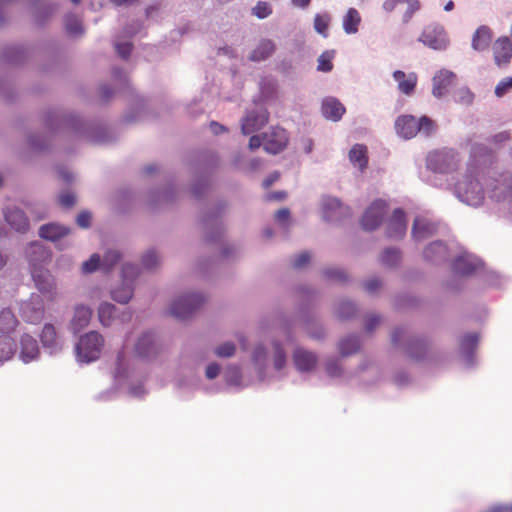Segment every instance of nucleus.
<instances>
[{
  "label": "nucleus",
  "instance_id": "864d4df0",
  "mask_svg": "<svg viewBox=\"0 0 512 512\" xmlns=\"http://www.w3.org/2000/svg\"><path fill=\"white\" fill-rule=\"evenodd\" d=\"M121 259V253L116 249H108L101 258L103 272H109Z\"/></svg>",
  "mask_w": 512,
  "mask_h": 512
},
{
  "label": "nucleus",
  "instance_id": "bf43d9fd",
  "mask_svg": "<svg viewBox=\"0 0 512 512\" xmlns=\"http://www.w3.org/2000/svg\"><path fill=\"white\" fill-rule=\"evenodd\" d=\"M252 14L258 19H265L272 14V7L268 2L258 1L252 8Z\"/></svg>",
  "mask_w": 512,
  "mask_h": 512
},
{
  "label": "nucleus",
  "instance_id": "9b49d317",
  "mask_svg": "<svg viewBox=\"0 0 512 512\" xmlns=\"http://www.w3.org/2000/svg\"><path fill=\"white\" fill-rule=\"evenodd\" d=\"M418 41L424 46L435 51H445L450 46L449 35L444 26L439 23H430L426 25L423 28Z\"/></svg>",
  "mask_w": 512,
  "mask_h": 512
},
{
  "label": "nucleus",
  "instance_id": "9d476101",
  "mask_svg": "<svg viewBox=\"0 0 512 512\" xmlns=\"http://www.w3.org/2000/svg\"><path fill=\"white\" fill-rule=\"evenodd\" d=\"M509 172L484 178L485 193L495 202L512 205V182Z\"/></svg>",
  "mask_w": 512,
  "mask_h": 512
},
{
  "label": "nucleus",
  "instance_id": "20e7f679",
  "mask_svg": "<svg viewBox=\"0 0 512 512\" xmlns=\"http://www.w3.org/2000/svg\"><path fill=\"white\" fill-rule=\"evenodd\" d=\"M395 130L398 136L409 140L418 133L429 137L437 130V124L428 116L416 118L413 115H401L395 121Z\"/></svg>",
  "mask_w": 512,
  "mask_h": 512
},
{
  "label": "nucleus",
  "instance_id": "a19ab883",
  "mask_svg": "<svg viewBox=\"0 0 512 512\" xmlns=\"http://www.w3.org/2000/svg\"><path fill=\"white\" fill-rule=\"evenodd\" d=\"M351 164L360 171H364L368 164L367 148L364 145L356 144L349 151Z\"/></svg>",
  "mask_w": 512,
  "mask_h": 512
},
{
  "label": "nucleus",
  "instance_id": "09e8293b",
  "mask_svg": "<svg viewBox=\"0 0 512 512\" xmlns=\"http://www.w3.org/2000/svg\"><path fill=\"white\" fill-rule=\"evenodd\" d=\"M331 22V16L327 12L317 13L314 16V30L324 38L328 37V28Z\"/></svg>",
  "mask_w": 512,
  "mask_h": 512
},
{
  "label": "nucleus",
  "instance_id": "c756f323",
  "mask_svg": "<svg viewBox=\"0 0 512 512\" xmlns=\"http://www.w3.org/2000/svg\"><path fill=\"white\" fill-rule=\"evenodd\" d=\"M393 79L397 82V88L400 93L411 96L416 88L418 76L415 72L405 73L402 70L393 72Z\"/></svg>",
  "mask_w": 512,
  "mask_h": 512
},
{
  "label": "nucleus",
  "instance_id": "69168bd1",
  "mask_svg": "<svg viewBox=\"0 0 512 512\" xmlns=\"http://www.w3.org/2000/svg\"><path fill=\"white\" fill-rule=\"evenodd\" d=\"M115 49L120 57L123 59L128 58L132 51V44L130 42H115Z\"/></svg>",
  "mask_w": 512,
  "mask_h": 512
},
{
  "label": "nucleus",
  "instance_id": "1a4fd4ad",
  "mask_svg": "<svg viewBox=\"0 0 512 512\" xmlns=\"http://www.w3.org/2000/svg\"><path fill=\"white\" fill-rule=\"evenodd\" d=\"M459 156L452 149L430 152L426 157V168L434 174L447 175L457 170Z\"/></svg>",
  "mask_w": 512,
  "mask_h": 512
},
{
  "label": "nucleus",
  "instance_id": "5fc2aeb1",
  "mask_svg": "<svg viewBox=\"0 0 512 512\" xmlns=\"http://www.w3.org/2000/svg\"><path fill=\"white\" fill-rule=\"evenodd\" d=\"M65 27H66L67 33L74 37L80 36L84 32L81 21L74 14H68L66 16Z\"/></svg>",
  "mask_w": 512,
  "mask_h": 512
},
{
  "label": "nucleus",
  "instance_id": "4468645a",
  "mask_svg": "<svg viewBox=\"0 0 512 512\" xmlns=\"http://www.w3.org/2000/svg\"><path fill=\"white\" fill-rule=\"evenodd\" d=\"M98 320L104 327L112 326L116 321L121 323L129 322L132 319V312L127 309L119 312L118 308L107 301H103L97 308Z\"/></svg>",
  "mask_w": 512,
  "mask_h": 512
},
{
  "label": "nucleus",
  "instance_id": "f257e3e1",
  "mask_svg": "<svg viewBox=\"0 0 512 512\" xmlns=\"http://www.w3.org/2000/svg\"><path fill=\"white\" fill-rule=\"evenodd\" d=\"M251 362L261 382L273 378L270 369L281 373L287 365V354L283 344L278 340L257 343L251 352Z\"/></svg>",
  "mask_w": 512,
  "mask_h": 512
},
{
  "label": "nucleus",
  "instance_id": "4be33fe9",
  "mask_svg": "<svg viewBox=\"0 0 512 512\" xmlns=\"http://www.w3.org/2000/svg\"><path fill=\"white\" fill-rule=\"evenodd\" d=\"M40 354V347L37 340L30 334L23 333L19 339V360L24 364H29L38 361Z\"/></svg>",
  "mask_w": 512,
  "mask_h": 512
},
{
  "label": "nucleus",
  "instance_id": "f8f14e48",
  "mask_svg": "<svg viewBox=\"0 0 512 512\" xmlns=\"http://www.w3.org/2000/svg\"><path fill=\"white\" fill-rule=\"evenodd\" d=\"M37 290L46 297L48 301L57 300L59 293L55 277L44 268H37L31 272Z\"/></svg>",
  "mask_w": 512,
  "mask_h": 512
},
{
  "label": "nucleus",
  "instance_id": "f704fd0d",
  "mask_svg": "<svg viewBox=\"0 0 512 512\" xmlns=\"http://www.w3.org/2000/svg\"><path fill=\"white\" fill-rule=\"evenodd\" d=\"M400 3H406L407 8L403 14L402 21L408 23L413 17L414 13L420 9L419 0H385L382 4V9L391 13Z\"/></svg>",
  "mask_w": 512,
  "mask_h": 512
},
{
  "label": "nucleus",
  "instance_id": "37998d69",
  "mask_svg": "<svg viewBox=\"0 0 512 512\" xmlns=\"http://www.w3.org/2000/svg\"><path fill=\"white\" fill-rule=\"evenodd\" d=\"M338 346L342 356H349L360 349L361 341L357 335H348L340 340Z\"/></svg>",
  "mask_w": 512,
  "mask_h": 512
},
{
  "label": "nucleus",
  "instance_id": "ea45409f",
  "mask_svg": "<svg viewBox=\"0 0 512 512\" xmlns=\"http://www.w3.org/2000/svg\"><path fill=\"white\" fill-rule=\"evenodd\" d=\"M276 45L270 39H262L257 47L251 52L250 60L260 62L269 58L275 51Z\"/></svg>",
  "mask_w": 512,
  "mask_h": 512
},
{
  "label": "nucleus",
  "instance_id": "b1692460",
  "mask_svg": "<svg viewBox=\"0 0 512 512\" xmlns=\"http://www.w3.org/2000/svg\"><path fill=\"white\" fill-rule=\"evenodd\" d=\"M439 225L431 218L417 216L412 225V237L416 242L423 241L437 233Z\"/></svg>",
  "mask_w": 512,
  "mask_h": 512
},
{
  "label": "nucleus",
  "instance_id": "e433bc0d",
  "mask_svg": "<svg viewBox=\"0 0 512 512\" xmlns=\"http://www.w3.org/2000/svg\"><path fill=\"white\" fill-rule=\"evenodd\" d=\"M224 378L227 385L237 388H244L252 384V380L243 378L241 368L238 365H228L224 371Z\"/></svg>",
  "mask_w": 512,
  "mask_h": 512
},
{
  "label": "nucleus",
  "instance_id": "603ef678",
  "mask_svg": "<svg viewBox=\"0 0 512 512\" xmlns=\"http://www.w3.org/2000/svg\"><path fill=\"white\" fill-rule=\"evenodd\" d=\"M160 261V255L154 248L145 251L141 257V265L146 270L155 269L160 264Z\"/></svg>",
  "mask_w": 512,
  "mask_h": 512
},
{
  "label": "nucleus",
  "instance_id": "a18cd8bd",
  "mask_svg": "<svg viewBox=\"0 0 512 512\" xmlns=\"http://www.w3.org/2000/svg\"><path fill=\"white\" fill-rule=\"evenodd\" d=\"M202 224H203L205 230H207V232L209 230H215L216 235L218 237H220V235L222 234L223 225H222V221H221L220 217L218 216V214L204 216L202 219ZM207 239L209 241H213L216 239V237H213V236H210L207 234Z\"/></svg>",
  "mask_w": 512,
  "mask_h": 512
},
{
  "label": "nucleus",
  "instance_id": "49530a36",
  "mask_svg": "<svg viewBox=\"0 0 512 512\" xmlns=\"http://www.w3.org/2000/svg\"><path fill=\"white\" fill-rule=\"evenodd\" d=\"M356 312V305L348 299L340 300L335 306V314L338 318L343 320L350 319L356 314Z\"/></svg>",
  "mask_w": 512,
  "mask_h": 512
},
{
  "label": "nucleus",
  "instance_id": "72a5a7b5",
  "mask_svg": "<svg viewBox=\"0 0 512 512\" xmlns=\"http://www.w3.org/2000/svg\"><path fill=\"white\" fill-rule=\"evenodd\" d=\"M39 236L51 242H57L70 233V228L58 223L44 224L39 228Z\"/></svg>",
  "mask_w": 512,
  "mask_h": 512
},
{
  "label": "nucleus",
  "instance_id": "de8ad7c7",
  "mask_svg": "<svg viewBox=\"0 0 512 512\" xmlns=\"http://www.w3.org/2000/svg\"><path fill=\"white\" fill-rule=\"evenodd\" d=\"M335 56L336 51L333 49L322 52L317 58V71L323 73L331 72L334 67L333 60Z\"/></svg>",
  "mask_w": 512,
  "mask_h": 512
},
{
  "label": "nucleus",
  "instance_id": "4d7b16f0",
  "mask_svg": "<svg viewBox=\"0 0 512 512\" xmlns=\"http://www.w3.org/2000/svg\"><path fill=\"white\" fill-rule=\"evenodd\" d=\"M101 266V256L97 253H94L88 260L82 263L81 272L83 274H91L97 270H101Z\"/></svg>",
  "mask_w": 512,
  "mask_h": 512
},
{
  "label": "nucleus",
  "instance_id": "13d9d810",
  "mask_svg": "<svg viewBox=\"0 0 512 512\" xmlns=\"http://www.w3.org/2000/svg\"><path fill=\"white\" fill-rule=\"evenodd\" d=\"M236 352V345L231 341L223 342L214 348V354L220 358H230Z\"/></svg>",
  "mask_w": 512,
  "mask_h": 512
},
{
  "label": "nucleus",
  "instance_id": "8fccbe9b",
  "mask_svg": "<svg viewBox=\"0 0 512 512\" xmlns=\"http://www.w3.org/2000/svg\"><path fill=\"white\" fill-rule=\"evenodd\" d=\"M326 372L329 376L334 378H341L343 380H349L352 378V374L345 372L337 359H329L326 362Z\"/></svg>",
  "mask_w": 512,
  "mask_h": 512
},
{
  "label": "nucleus",
  "instance_id": "0eeeda50",
  "mask_svg": "<svg viewBox=\"0 0 512 512\" xmlns=\"http://www.w3.org/2000/svg\"><path fill=\"white\" fill-rule=\"evenodd\" d=\"M205 301L206 296L202 292H184L171 302L169 311L178 319H187L200 309Z\"/></svg>",
  "mask_w": 512,
  "mask_h": 512
},
{
  "label": "nucleus",
  "instance_id": "3c124183",
  "mask_svg": "<svg viewBox=\"0 0 512 512\" xmlns=\"http://www.w3.org/2000/svg\"><path fill=\"white\" fill-rule=\"evenodd\" d=\"M400 260L401 253L396 248H386L380 256L381 264L386 267H395L400 263Z\"/></svg>",
  "mask_w": 512,
  "mask_h": 512
},
{
  "label": "nucleus",
  "instance_id": "412c9836",
  "mask_svg": "<svg viewBox=\"0 0 512 512\" xmlns=\"http://www.w3.org/2000/svg\"><path fill=\"white\" fill-rule=\"evenodd\" d=\"M457 76L448 69H440L432 78V95L441 99L449 93V90L456 83Z\"/></svg>",
  "mask_w": 512,
  "mask_h": 512
},
{
  "label": "nucleus",
  "instance_id": "6e6d98bb",
  "mask_svg": "<svg viewBox=\"0 0 512 512\" xmlns=\"http://www.w3.org/2000/svg\"><path fill=\"white\" fill-rule=\"evenodd\" d=\"M512 140V134L508 130L491 135L487 142L494 148H501Z\"/></svg>",
  "mask_w": 512,
  "mask_h": 512
},
{
  "label": "nucleus",
  "instance_id": "a211bd4d",
  "mask_svg": "<svg viewBox=\"0 0 512 512\" xmlns=\"http://www.w3.org/2000/svg\"><path fill=\"white\" fill-rule=\"evenodd\" d=\"M387 207L388 204L385 200L377 199L373 201L362 216L363 229L373 231L378 228L387 213Z\"/></svg>",
  "mask_w": 512,
  "mask_h": 512
},
{
  "label": "nucleus",
  "instance_id": "2eb2a0df",
  "mask_svg": "<svg viewBox=\"0 0 512 512\" xmlns=\"http://www.w3.org/2000/svg\"><path fill=\"white\" fill-rule=\"evenodd\" d=\"M456 248L457 244L455 242L446 244L440 240L433 241L425 247L423 257L426 261L438 264L452 257Z\"/></svg>",
  "mask_w": 512,
  "mask_h": 512
},
{
  "label": "nucleus",
  "instance_id": "2f4dec72",
  "mask_svg": "<svg viewBox=\"0 0 512 512\" xmlns=\"http://www.w3.org/2000/svg\"><path fill=\"white\" fill-rule=\"evenodd\" d=\"M479 342L477 333H467L460 341V352L465 364L471 367L474 364L473 354Z\"/></svg>",
  "mask_w": 512,
  "mask_h": 512
},
{
  "label": "nucleus",
  "instance_id": "c03bdc74",
  "mask_svg": "<svg viewBox=\"0 0 512 512\" xmlns=\"http://www.w3.org/2000/svg\"><path fill=\"white\" fill-rule=\"evenodd\" d=\"M407 353L416 360L422 359L426 354V343L419 338L408 337Z\"/></svg>",
  "mask_w": 512,
  "mask_h": 512
},
{
  "label": "nucleus",
  "instance_id": "e2e57ef3",
  "mask_svg": "<svg viewBox=\"0 0 512 512\" xmlns=\"http://www.w3.org/2000/svg\"><path fill=\"white\" fill-rule=\"evenodd\" d=\"M275 220L283 229H288L291 224L290 211L287 208L279 209L275 214Z\"/></svg>",
  "mask_w": 512,
  "mask_h": 512
},
{
  "label": "nucleus",
  "instance_id": "6e6552de",
  "mask_svg": "<svg viewBox=\"0 0 512 512\" xmlns=\"http://www.w3.org/2000/svg\"><path fill=\"white\" fill-rule=\"evenodd\" d=\"M139 268L132 263H125L121 268V283L110 290L111 298L120 304H127L134 294V282L139 276Z\"/></svg>",
  "mask_w": 512,
  "mask_h": 512
},
{
  "label": "nucleus",
  "instance_id": "7ed1b4c3",
  "mask_svg": "<svg viewBox=\"0 0 512 512\" xmlns=\"http://www.w3.org/2000/svg\"><path fill=\"white\" fill-rule=\"evenodd\" d=\"M484 178H479L475 170H468L462 180L454 187L455 196L463 203L478 207L483 204L485 198Z\"/></svg>",
  "mask_w": 512,
  "mask_h": 512
},
{
  "label": "nucleus",
  "instance_id": "bb28decb",
  "mask_svg": "<svg viewBox=\"0 0 512 512\" xmlns=\"http://www.w3.org/2000/svg\"><path fill=\"white\" fill-rule=\"evenodd\" d=\"M494 62L500 67H507L512 59V42L509 37L498 38L492 47Z\"/></svg>",
  "mask_w": 512,
  "mask_h": 512
},
{
  "label": "nucleus",
  "instance_id": "473e14b6",
  "mask_svg": "<svg viewBox=\"0 0 512 512\" xmlns=\"http://www.w3.org/2000/svg\"><path fill=\"white\" fill-rule=\"evenodd\" d=\"M92 309L84 304H78L74 307V314L70 322L71 329L77 333L84 329L90 323Z\"/></svg>",
  "mask_w": 512,
  "mask_h": 512
},
{
  "label": "nucleus",
  "instance_id": "a878e982",
  "mask_svg": "<svg viewBox=\"0 0 512 512\" xmlns=\"http://www.w3.org/2000/svg\"><path fill=\"white\" fill-rule=\"evenodd\" d=\"M26 257L32 271L37 268H44V265L48 264L51 260V253L40 242H32L26 248Z\"/></svg>",
  "mask_w": 512,
  "mask_h": 512
},
{
  "label": "nucleus",
  "instance_id": "aec40b11",
  "mask_svg": "<svg viewBox=\"0 0 512 512\" xmlns=\"http://www.w3.org/2000/svg\"><path fill=\"white\" fill-rule=\"evenodd\" d=\"M3 216L7 225L15 232L24 234L29 230V219L21 208L8 205L3 209Z\"/></svg>",
  "mask_w": 512,
  "mask_h": 512
},
{
  "label": "nucleus",
  "instance_id": "cd10ccee",
  "mask_svg": "<svg viewBox=\"0 0 512 512\" xmlns=\"http://www.w3.org/2000/svg\"><path fill=\"white\" fill-rule=\"evenodd\" d=\"M40 339L45 351L49 355H57L63 348V340L57 334L52 324H45L40 335Z\"/></svg>",
  "mask_w": 512,
  "mask_h": 512
},
{
  "label": "nucleus",
  "instance_id": "393cba45",
  "mask_svg": "<svg viewBox=\"0 0 512 512\" xmlns=\"http://www.w3.org/2000/svg\"><path fill=\"white\" fill-rule=\"evenodd\" d=\"M292 360L297 371L311 372L318 363V356L313 351L297 346L292 353Z\"/></svg>",
  "mask_w": 512,
  "mask_h": 512
},
{
  "label": "nucleus",
  "instance_id": "58836bf2",
  "mask_svg": "<svg viewBox=\"0 0 512 512\" xmlns=\"http://www.w3.org/2000/svg\"><path fill=\"white\" fill-rule=\"evenodd\" d=\"M361 15L355 8H349L342 18V28L347 35L356 34L359 31Z\"/></svg>",
  "mask_w": 512,
  "mask_h": 512
},
{
  "label": "nucleus",
  "instance_id": "338daca9",
  "mask_svg": "<svg viewBox=\"0 0 512 512\" xmlns=\"http://www.w3.org/2000/svg\"><path fill=\"white\" fill-rule=\"evenodd\" d=\"M310 261V254L308 252H302L299 255L295 256L293 259L292 265L296 269H301L306 266Z\"/></svg>",
  "mask_w": 512,
  "mask_h": 512
},
{
  "label": "nucleus",
  "instance_id": "f3484780",
  "mask_svg": "<svg viewBox=\"0 0 512 512\" xmlns=\"http://www.w3.org/2000/svg\"><path fill=\"white\" fill-rule=\"evenodd\" d=\"M454 254H456V256L453 260L452 268L456 274L462 276L471 275L474 272H477L482 266L480 259L473 254L463 251L458 246Z\"/></svg>",
  "mask_w": 512,
  "mask_h": 512
},
{
  "label": "nucleus",
  "instance_id": "39448f33",
  "mask_svg": "<svg viewBox=\"0 0 512 512\" xmlns=\"http://www.w3.org/2000/svg\"><path fill=\"white\" fill-rule=\"evenodd\" d=\"M289 141L288 134L281 127H271L262 135H253L249 140V148L255 150L263 146L264 150L270 154H278L283 151Z\"/></svg>",
  "mask_w": 512,
  "mask_h": 512
},
{
  "label": "nucleus",
  "instance_id": "f03ea898",
  "mask_svg": "<svg viewBox=\"0 0 512 512\" xmlns=\"http://www.w3.org/2000/svg\"><path fill=\"white\" fill-rule=\"evenodd\" d=\"M113 377L117 386H127L130 396L140 398L145 395L146 390L142 383L134 385L133 381L137 379L138 374L131 357L123 351L117 355Z\"/></svg>",
  "mask_w": 512,
  "mask_h": 512
},
{
  "label": "nucleus",
  "instance_id": "79ce46f5",
  "mask_svg": "<svg viewBox=\"0 0 512 512\" xmlns=\"http://www.w3.org/2000/svg\"><path fill=\"white\" fill-rule=\"evenodd\" d=\"M18 324L16 316L10 309H3L0 312V335L9 336Z\"/></svg>",
  "mask_w": 512,
  "mask_h": 512
},
{
  "label": "nucleus",
  "instance_id": "680f3d73",
  "mask_svg": "<svg viewBox=\"0 0 512 512\" xmlns=\"http://www.w3.org/2000/svg\"><path fill=\"white\" fill-rule=\"evenodd\" d=\"M323 275L325 278L333 281L342 282L347 279L345 271L337 267H329L324 269Z\"/></svg>",
  "mask_w": 512,
  "mask_h": 512
},
{
  "label": "nucleus",
  "instance_id": "0e129e2a",
  "mask_svg": "<svg viewBox=\"0 0 512 512\" xmlns=\"http://www.w3.org/2000/svg\"><path fill=\"white\" fill-rule=\"evenodd\" d=\"M59 203L64 208H70L76 203V196L69 191L62 192L59 195Z\"/></svg>",
  "mask_w": 512,
  "mask_h": 512
},
{
  "label": "nucleus",
  "instance_id": "774afa93",
  "mask_svg": "<svg viewBox=\"0 0 512 512\" xmlns=\"http://www.w3.org/2000/svg\"><path fill=\"white\" fill-rule=\"evenodd\" d=\"M381 318L377 314H371L367 316L365 321V330L368 333L374 331V329L380 324Z\"/></svg>",
  "mask_w": 512,
  "mask_h": 512
},
{
  "label": "nucleus",
  "instance_id": "6ab92c4d",
  "mask_svg": "<svg viewBox=\"0 0 512 512\" xmlns=\"http://www.w3.org/2000/svg\"><path fill=\"white\" fill-rule=\"evenodd\" d=\"M323 218L328 222H336L349 214L347 206L340 199L324 196L320 202Z\"/></svg>",
  "mask_w": 512,
  "mask_h": 512
},
{
  "label": "nucleus",
  "instance_id": "ddd939ff",
  "mask_svg": "<svg viewBox=\"0 0 512 512\" xmlns=\"http://www.w3.org/2000/svg\"><path fill=\"white\" fill-rule=\"evenodd\" d=\"M45 314L44 301L41 295L32 293L30 297L21 302L20 315L24 321L31 324H38Z\"/></svg>",
  "mask_w": 512,
  "mask_h": 512
},
{
  "label": "nucleus",
  "instance_id": "c85d7f7f",
  "mask_svg": "<svg viewBox=\"0 0 512 512\" xmlns=\"http://www.w3.org/2000/svg\"><path fill=\"white\" fill-rule=\"evenodd\" d=\"M407 231V221L402 209L397 208L393 211L388 220L386 234L391 239H401Z\"/></svg>",
  "mask_w": 512,
  "mask_h": 512
},
{
  "label": "nucleus",
  "instance_id": "5701e85b",
  "mask_svg": "<svg viewBox=\"0 0 512 512\" xmlns=\"http://www.w3.org/2000/svg\"><path fill=\"white\" fill-rule=\"evenodd\" d=\"M159 346L152 332L142 333L134 346L135 355L141 359H150L157 355Z\"/></svg>",
  "mask_w": 512,
  "mask_h": 512
},
{
  "label": "nucleus",
  "instance_id": "c9c22d12",
  "mask_svg": "<svg viewBox=\"0 0 512 512\" xmlns=\"http://www.w3.org/2000/svg\"><path fill=\"white\" fill-rule=\"evenodd\" d=\"M492 36V30L488 26H479L472 36V49L478 52L485 51L491 44Z\"/></svg>",
  "mask_w": 512,
  "mask_h": 512
},
{
  "label": "nucleus",
  "instance_id": "7c9ffc66",
  "mask_svg": "<svg viewBox=\"0 0 512 512\" xmlns=\"http://www.w3.org/2000/svg\"><path fill=\"white\" fill-rule=\"evenodd\" d=\"M321 111L324 118L337 122L342 118L346 109L337 98L326 97L322 101Z\"/></svg>",
  "mask_w": 512,
  "mask_h": 512
},
{
  "label": "nucleus",
  "instance_id": "423d86ee",
  "mask_svg": "<svg viewBox=\"0 0 512 512\" xmlns=\"http://www.w3.org/2000/svg\"><path fill=\"white\" fill-rule=\"evenodd\" d=\"M104 346V338L97 331L82 335L75 345L76 359L79 363L89 364L98 360Z\"/></svg>",
  "mask_w": 512,
  "mask_h": 512
},
{
  "label": "nucleus",
  "instance_id": "052dcab7",
  "mask_svg": "<svg viewBox=\"0 0 512 512\" xmlns=\"http://www.w3.org/2000/svg\"><path fill=\"white\" fill-rule=\"evenodd\" d=\"M512 90V77H505L500 80L494 90L495 96L498 98L504 97Z\"/></svg>",
  "mask_w": 512,
  "mask_h": 512
},
{
  "label": "nucleus",
  "instance_id": "dca6fc26",
  "mask_svg": "<svg viewBox=\"0 0 512 512\" xmlns=\"http://www.w3.org/2000/svg\"><path fill=\"white\" fill-rule=\"evenodd\" d=\"M269 119L268 111L262 107L257 106L248 110L245 116L241 119V132L243 135H250L260 130Z\"/></svg>",
  "mask_w": 512,
  "mask_h": 512
},
{
  "label": "nucleus",
  "instance_id": "4c0bfd02",
  "mask_svg": "<svg viewBox=\"0 0 512 512\" xmlns=\"http://www.w3.org/2000/svg\"><path fill=\"white\" fill-rule=\"evenodd\" d=\"M17 353V345L13 338L0 335V368L11 361Z\"/></svg>",
  "mask_w": 512,
  "mask_h": 512
}]
</instances>
